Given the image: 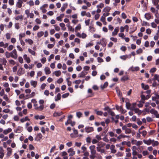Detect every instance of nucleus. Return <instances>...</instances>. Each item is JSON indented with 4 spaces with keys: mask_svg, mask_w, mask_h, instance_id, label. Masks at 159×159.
<instances>
[{
    "mask_svg": "<svg viewBox=\"0 0 159 159\" xmlns=\"http://www.w3.org/2000/svg\"><path fill=\"white\" fill-rule=\"evenodd\" d=\"M89 148L90 150L91 153L90 157H96V152L95 146L91 145L89 146Z\"/></svg>",
    "mask_w": 159,
    "mask_h": 159,
    "instance_id": "obj_1",
    "label": "nucleus"
},
{
    "mask_svg": "<svg viewBox=\"0 0 159 159\" xmlns=\"http://www.w3.org/2000/svg\"><path fill=\"white\" fill-rule=\"evenodd\" d=\"M48 4H45L40 7V9L41 10L42 13H45L46 12L47 10L46 9L48 8Z\"/></svg>",
    "mask_w": 159,
    "mask_h": 159,
    "instance_id": "obj_2",
    "label": "nucleus"
},
{
    "mask_svg": "<svg viewBox=\"0 0 159 159\" xmlns=\"http://www.w3.org/2000/svg\"><path fill=\"white\" fill-rule=\"evenodd\" d=\"M149 111L151 114H153L156 118H159V114L157 111L152 109H151Z\"/></svg>",
    "mask_w": 159,
    "mask_h": 159,
    "instance_id": "obj_3",
    "label": "nucleus"
},
{
    "mask_svg": "<svg viewBox=\"0 0 159 159\" xmlns=\"http://www.w3.org/2000/svg\"><path fill=\"white\" fill-rule=\"evenodd\" d=\"M11 57L16 59L18 57V55L17 53V51L16 49H14L11 52Z\"/></svg>",
    "mask_w": 159,
    "mask_h": 159,
    "instance_id": "obj_4",
    "label": "nucleus"
},
{
    "mask_svg": "<svg viewBox=\"0 0 159 159\" xmlns=\"http://www.w3.org/2000/svg\"><path fill=\"white\" fill-rule=\"evenodd\" d=\"M23 2L22 0H18L16 4V7L18 8H21Z\"/></svg>",
    "mask_w": 159,
    "mask_h": 159,
    "instance_id": "obj_5",
    "label": "nucleus"
},
{
    "mask_svg": "<svg viewBox=\"0 0 159 159\" xmlns=\"http://www.w3.org/2000/svg\"><path fill=\"white\" fill-rule=\"evenodd\" d=\"M85 131L87 133H89L93 131L94 129L93 127L86 126L85 128Z\"/></svg>",
    "mask_w": 159,
    "mask_h": 159,
    "instance_id": "obj_6",
    "label": "nucleus"
},
{
    "mask_svg": "<svg viewBox=\"0 0 159 159\" xmlns=\"http://www.w3.org/2000/svg\"><path fill=\"white\" fill-rule=\"evenodd\" d=\"M131 57V54H129L128 55H125L121 56L120 57V58L123 60H125L127 58H130Z\"/></svg>",
    "mask_w": 159,
    "mask_h": 159,
    "instance_id": "obj_7",
    "label": "nucleus"
},
{
    "mask_svg": "<svg viewBox=\"0 0 159 159\" xmlns=\"http://www.w3.org/2000/svg\"><path fill=\"white\" fill-rule=\"evenodd\" d=\"M125 138H129V136L125 135L123 134H121L118 135L117 137V139L120 141V140L122 139Z\"/></svg>",
    "mask_w": 159,
    "mask_h": 159,
    "instance_id": "obj_8",
    "label": "nucleus"
},
{
    "mask_svg": "<svg viewBox=\"0 0 159 159\" xmlns=\"http://www.w3.org/2000/svg\"><path fill=\"white\" fill-rule=\"evenodd\" d=\"M88 74V72L85 71V70L82 71L78 75V77L83 78Z\"/></svg>",
    "mask_w": 159,
    "mask_h": 159,
    "instance_id": "obj_9",
    "label": "nucleus"
},
{
    "mask_svg": "<svg viewBox=\"0 0 159 159\" xmlns=\"http://www.w3.org/2000/svg\"><path fill=\"white\" fill-rule=\"evenodd\" d=\"M23 57L27 63L29 64L31 60L30 58L27 55L24 54L23 56Z\"/></svg>",
    "mask_w": 159,
    "mask_h": 159,
    "instance_id": "obj_10",
    "label": "nucleus"
},
{
    "mask_svg": "<svg viewBox=\"0 0 159 159\" xmlns=\"http://www.w3.org/2000/svg\"><path fill=\"white\" fill-rule=\"evenodd\" d=\"M119 31V27H116L114 30V31L112 33V35L113 36H114L116 35Z\"/></svg>",
    "mask_w": 159,
    "mask_h": 159,
    "instance_id": "obj_11",
    "label": "nucleus"
},
{
    "mask_svg": "<svg viewBox=\"0 0 159 159\" xmlns=\"http://www.w3.org/2000/svg\"><path fill=\"white\" fill-rule=\"evenodd\" d=\"M132 143L135 144L137 146H139L143 144V142L141 141H137L136 140H134L132 141Z\"/></svg>",
    "mask_w": 159,
    "mask_h": 159,
    "instance_id": "obj_12",
    "label": "nucleus"
},
{
    "mask_svg": "<svg viewBox=\"0 0 159 159\" xmlns=\"http://www.w3.org/2000/svg\"><path fill=\"white\" fill-rule=\"evenodd\" d=\"M7 157H10L12 154V149L11 148L8 147L7 149Z\"/></svg>",
    "mask_w": 159,
    "mask_h": 159,
    "instance_id": "obj_13",
    "label": "nucleus"
},
{
    "mask_svg": "<svg viewBox=\"0 0 159 159\" xmlns=\"http://www.w3.org/2000/svg\"><path fill=\"white\" fill-rule=\"evenodd\" d=\"M25 71L24 69L22 67H20L18 70L17 73L19 75H20L24 73Z\"/></svg>",
    "mask_w": 159,
    "mask_h": 159,
    "instance_id": "obj_14",
    "label": "nucleus"
},
{
    "mask_svg": "<svg viewBox=\"0 0 159 159\" xmlns=\"http://www.w3.org/2000/svg\"><path fill=\"white\" fill-rule=\"evenodd\" d=\"M69 124H70L72 126H73L75 125V122L74 121H72L71 120H67V121L65 123V125H67Z\"/></svg>",
    "mask_w": 159,
    "mask_h": 159,
    "instance_id": "obj_15",
    "label": "nucleus"
},
{
    "mask_svg": "<svg viewBox=\"0 0 159 159\" xmlns=\"http://www.w3.org/2000/svg\"><path fill=\"white\" fill-rule=\"evenodd\" d=\"M67 152L69 153V156H72L74 155L75 153V152L74 151V149L72 148H70L69 149Z\"/></svg>",
    "mask_w": 159,
    "mask_h": 159,
    "instance_id": "obj_16",
    "label": "nucleus"
},
{
    "mask_svg": "<svg viewBox=\"0 0 159 159\" xmlns=\"http://www.w3.org/2000/svg\"><path fill=\"white\" fill-rule=\"evenodd\" d=\"M101 42V45L103 47H105L107 45V41L105 38H102L100 40Z\"/></svg>",
    "mask_w": 159,
    "mask_h": 159,
    "instance_id": "obj_17",
    "label": "nucleus"
},
{
    "mask_svg": "<svg viewBox=\"0 0 159 159\" xmlns=\"http://www.w3.org/2000/svg\"><path fill=\"white\" fill-rule=\"evenodd\" d=\"M129 70L132 71H137L139 70V67L138 66H132L129 69Z\"/></svg>",
    "mask_w": 159,
    "mask_h": 159,
    "instance_id": "obj_18",
    "label": "nucleus"
},
{
    "mask_svg": "<svg viewBox=\"0 0 159 159\" xmlns=\"http://www.w3.org/2000/svg\"><path fill=\"white\" fill-rule=\"evenodd\" d=\"M143 142L145 144H146L148 145H149L152 144V140L149 139L148 140H143Z\"/></svg>",
    "mask_w": 159,
    "mask_h": 159,
    "instance_id": "obj_19",
    "label": "nucleus"
},
{
    "mask_svg": "<svg viewBox=\"0 0 159 159\" xmlns=\"http://www.w3.org/2000/svg\"><path fill=\"white\" fill-rule=\"evenodd\" d=\"M31 85L34 88H35L37 84V82L36 81L31 80L30 81Z\"/></svg>",
    "mask_w": 159,
    "mask_h": 159,
    "instance_id": "obj_20",
    "label": "nucleus"
},
{
    "mask_svg": "<svg viewBox=\"0 0 159 159\" xmlns=\"http://www.w3.org/2000/svg\"><path fill=\"white\" fill-rule=\"evenodd\" d=\"M23 127L21 126H18L17 129L14 130V131L16 133H20L23 130Z\"/></svg>",
    "mask_w": 159,
    "mask_h": 159,
    "instance_id": "obj_21",
    "label": "nucleus"
},
{
    "mask_svg": "<svg viewBox=\"0 0 159 159\" xmlns=\"http://www.w3.org/2000/svg\"><path fill=\"white\" fill-rule=\"evenodd\" d=\"M34 118L35 119L38 120V119L42 120L45 118V116L43 115H37L34 116Z\"/></svg>",
    "mask_w": 159,
    "mask_h": 159,
    "instance_id": "obj_22",
    "label": "nucleus"
},
{
    "mask_svg": "<svg viewBox=\"0 0 159 159\" xmlns=\"http://www.w3.org/2000/svg\"><path fill=\"white\" fill-rule=\"evenodd\" d=\"M12 129L11 128H8L7 129L4 130L3 131V133L7 135L8 133L11 132L12 131Z\"/></svg>",
    "mask_w": 159,
    "mask_h": 159,
    "instance_id": "obj_23",
    "label": "nucleus"
},
{
    "mask_svg": "<svg viewBox=\"0 0 159 159\" xmlns=\"http://www.w3.org/2000/svg\"><path fill=\"white\" fill-rule=\"evenodd\" d=\"M68 6V4L67 3H65L63 4L62 6L61 7V11L62 12L64 11L65 9L67 8Z\"/></svg>",
    "mask_w": 159,
    "mask_h": 159,
    "instance_id": "obj_24",
    "label": "nucleus"
},
{
    "mask_svg": "<svg viewBox=\"0 0 159 159\" xmlns=\"http://www.w3.org/2000/svg\"><path fill=\"white\" fill-rule=\"evenodd\" d=\"M46 75H48L51 73L50 69L48 67H45L44 69Z\"/></svg>",
    "mask_w": 159,
    "mask_h": 159,
    "instance_id": "obj_25",
    "label": "nucleus"
},
{
    "mask_svg": "<svg viewBox=\"0 0 159 159\" xmlns=\"http://www.w3.org/2000/svg\"><path fill=\"white\" fill-rule=\"evenodd\" d=\"M152 80L154 81L157 80L158 82H159V75L155 74L154 75V77L152 78Z\"/></svg>",
    "mask_w": 159,
    "mask_h": 159,
    "instance_id": "obj_26",
    "label": "nucleus"
},
{
    "mask_svg": "<svg viewBox=\"0 0 159 159\" xmlns=\"http://www.w3.org/2000/svg\"><path fill=\"white\" fill-rule=\"evenodd\" d=\"M4 156V150L1 147L0 148V158L2 159Z\"/></svg>",
    "mask_w": 159,
    "mask_h": 159,
    "instance_id": "obj_27",
    "label": "nucleus"
},
{
    "mask_svg": "<svg viewBox=\"0 0 159 159\" xmlns=\"http://www.w3.org/2000/svg\"><path fill=\"white\" fill-rule=\"evenodd\" d=\"M43 136L40 133H39L37 134L36 139H37V141H39L42 138Z\"/></svg>",
    "mask_w": 159,
    "mask_h": 159,
    "instance_id": "obj_28",
    "label": "nucleus"
},
{
    "mask_svg": "<svg viewBox=\"0 0 159 159\" xmlns=\"http://www.w3.org/2000/svg\"><path fill=\"white\" fill-rule=\"evenodd\" d=\"M111 9V8L107 6L104 8L103 10V11L104 12H108L110 11Z\"/></svg>",
    "mask_w": 159,
    "mask_h": 159,
    "instance_id": "obj_29",
    "label": "nucleus"
},
{
    "mask_svg": "<svg viewBox=\"0 0 159 159\" xmlns=\"http://www.w3.org/2000/svg\"><path fill=\"white\" fill-rule=\"evenodd\" d=\"M44 34V33L43 31H39L37 33V36L38 38H40Z\"/></svg>",
    "mask_w": 159,
    "mask_h": 159,
    "instance_id": "obj_30",
    "label": "nucleus"
},
{
    "mask_svg": "<svg viewBox=\"0 0 159 159\" xmlns=\"http://www.w3.org/2000/svg\"><path fill=\"white\" fill-rule=\"evenodd\" d=\"M108 85V83L107 82H106L103 84H102L100 87L102 89H103L106 88Z\"/></svg>",
    "mask_w": 159,
    "mask_h": 159,
    "instance_id": "obj_31",
    "label": "nucleus"
},
{
    "mask_svg": "<svg viewBox=\"0 0 159 159\" xmlns=\"http://www.w3.org/2000/svg\"><path fill=\"white\" fill-rule=\"evenodd\" d=\"M61 99V95L60 93H58L57 96L55 97V100L56 101H57L58 100H59Z\"/></svg>",
    "mask_w": 159,
    "mask_h": 159,
    "instance_id": "obj_32",
    "label": "nucleus"
},
{
    "mask_svg": "<svg viewBox=\"0 0 159 159\" xmlns=\"http://www.w3.org/2000/svg\"><path fill=\"white\" fill-rule=\"evenodd\" d=\"M26 43H28L30 45H32L33 43V41L30 39H26L25 40Z\"/></svg>",
    "mask_w": 159,
    "mask_h": 159,
    "instance_id": "obj_33",
    "label": "nucleus"
},
{
    "mask_svg": "<svg viewBox=\"0 0 159 159\" xmlns=\"http://www.w3.org/2000/svg\"><path fill=\"white\" fill-rule=\"evenodd\" d=\"M53 74H54L56 76L58 77L60 76L61 74V72L60 70H57L54 71Z\"/></svg>",
    "mask_w": 159,
    "mask_h": 159,
    "instance_id": "obj_34",
    "label": "nucleus"
},
{
    "mask_svg": "<svg viewBox=\"0 0 159 159\" xmlns=\"http://www.w3.org/2000/svg\"><path fill=\"white\" fill-rule=\"evenodd\" d=\"M81 25L79 24L75 28V31L76 32L77 31L80 30L81 29Z\"/></svg>",
    "mask_w": 159,
    "mask_h": 159,
    "instance_id": "obj_35",
    "label": "nucleus"
},
{
    "mask_svg": "<svg viewBox=\"0 0 159 159\" xmlns=\"http://www.w3.org/2000/svg\"><path fill=\"white\" fill-rule=\"evenodd\" d=\"M60 26L61 27V29L63 30H66V28L65 27V25L63 23H61L59 24Z\"/></svg>",
    "mask_w": 159,
    "mask_h": 159,
    "instance_id": "obj_36",
    "label": "nucleus"
},
{
    "mask_svg": "<svg viewBox=\"0 0 159 159\" xmlns=\"http://www.w3.org/2000/svg\"><path fill=\"white\" fill-rule=\"evenodd\" d=\"M141 86L143 89L144 90L148 89H149V86L148 85H145L143 83L141 84Z\"/></svg>",
    "mask_w": 159,
    "mask_h": 159,
    "instance_id": "obj_37",
    "label": "nucleus"
},
{
    "mask_svg": "<svg viewBox=\"0 0 159 159\" xmlns=\"http://www.w3.org/2000/svg\"><path fill=\"white\" fill-rule=\"evenodd\" d=\"M145 17L146 19L148 20L151 18V15L148 13H147L145 14Z\"/></svg>",
    "mask_w": 159,
    "mask_h": 159,
    "instance_id": "obj_38",
    "label": "nucleus"
},
{
    "mask_svg": "<svg viewBox=\"0 0 159 159\" xmlns=\"http://www.w3.org/2000/svg\"><path fill=\"white\" fill-rule=\"evenodd\" d=\"M44 105H40L38 107H37V110L38 111H42L44 108Z\"/></svg>",
    "mask_w": 159,
    "mask_h": 159,
    "instance_id": "obj_39",
    "label": "nucleus"
},
{
    "mask_svg": "<svg viewBox=\"0 0 159 159\" xmlns=\"http://www.w3.org/2000/svg\"><path fill=\"white\" fill-rule=\"evenodd\" d=\"M28 52L30 53L32 55L34 56H35V52L33 50L31 49L30 48H29L28 49Z\"/></svg>",
    "mask_w": 159,
    "mask_h": 159,
    "instance_id": "obj_40",
    "label": "nucleus"
},
{
    "mask_svg": "<svg viewBox=\"0 0 159 159\" xmlns=\"http://www.w3.org/2000/svg\"><path fill=\"white\" fill-rule=\"evenodd\" d=\"M126 108L127 109H130V110H132L133 109V108L131 107V105L129 103H126Z\"/></svg>",
    "mask_w": 159,
    "mask_h": 159,
    "instance_id": "obj_41",
    "label": "nucleus"
},
{
    "mask_svg": "<svg viewBox=\"0 0 159 159\" xmlns=\"http://www.w3.org/2000/svg\"><path fill=\"white\" fill-rule=\"evenodd\" d=\"M23 18V16L22 15L18 16L15 18V19L16 20H22Z\"/></svg>",
    "mask_w": 159,
    "mask_h": 159,
    "instance_id": "obj_42",
    "label": "nucleus"
},
{
    "mask_svg": "<svg viewBox=\"0 0 159 159\" xmlns=\"http://www.w3.org/2000/svg\"><path fill=\"white\" fill-rule=\"evenodd\" d=\"M158 143L157 141H154V140H152V144L153 146H156L158 145Z\"/></svg>",
    "mask_w": 159,
    "mask_h": 159,
    "instance_id": "obj_43",
    "label": "nucleus"
},
{
    "mask_svg": "<svg viewBox=\"0 0 159 159\" xmlns=\"http://www.w3.org/2000/svg\"><path fill=\"white\" fill-rule=\"evenodd\" d=\"M104 7V4L101 3L97 6V7L98 8H102Z\"/></svg>",
    "mask_w": 159,
    "mask_h": 159,
    "instance_id": "obj_44",
    "label": "nucleus"
},
{
    "mask_svg": "<svg viewBox=\"0 0 159 159\" xmlns=\"http://www.w3.org/2000/svg\"><path fill=\"white\" fill-rule=\"evenodd\" d=\"M134 112L136 113H138L139 115L140 114L141 111L138 108H135L134 110Z\"/></svg>",
    "mask_w": 159,
    "mask_h": 159,
    "instance_id": "obj_45",
    "label": "nucleus"
},
{
    "mask_svg": "<svg viewBox=\"0 0 159 159\" xmlns=\"http://www.w3.org/2000/svg\"><path fill=\"white\" fill-rule=\"evenodd\" d=\"M62 114V112H55L53 114V116L54 117H56L57 116H59L61 115Z\"/></svg>",
    "mask_w": 159,
    "mask_h": 159,
    "instance_id": "obj_46",
    "label": "nucleus"
},
{
    "mask_svg": "<svg viewBox=\"0 0 159 159\" xmlns=\"http://www.w3.org/2000/svg\"><path fill=\"white\" fill-rule=\"evenodd\" d=\"M129 78L127 76H124L121 78V80L122 81H124L127 80Z\"/></svg>",
    "mask_w": 159,
    "mask_h": 159,
    "instance_id": "obj_47",
    "label": "nucleus"
},
{
    "mask_svg": "<svg viewBox=\"0 0 159 159\" xmlns=\"http://www.w3.org/2000/svg\"><path fill=\"white\" fill-rule=\"evenodd\" d=\"M25 36V34L24 33H21L19 34V40L22 39V38L24 37Z\"/></svg>",
    "mask_w": 159,
    "mask_h": 159,
    "instance_id": "obj_48",
    "label": "nucleus"
},
{
    "mask_svg": "<svg viewBox=\"0 0 159 159\" xmlns=\"http://www.w3.org/2000/svg\"><path fill=\"white\" fill-rule=\"evenodd\" d=\"M35 93L34 92H32L29 95V97H28V98H25V99H28L29 98H32L35 95Z\"/></svg>",
    "mask_w": 159,
    "mask_h": 159,
    "instance_id": "obj_49",
    "label": "nucleus"
},
{
    "mask_svg": "<svg viewBox=\"0 0 159 159\" xmlns=\"http://www.w3.org/2000/svg\"><path fill=\"white\" fill-rule=\"evenodd\" d=\"M18 60L19 62L21 64L23 63L24 62L23 59L22 57H19L18 58Z\"/></svg>",
    "mask_w": 159,
    "mask_h": 159,
    "instance_id": "obj_50",
    "label": "nucleus"
},
{
    "mask_svg": "<svg viewBox=\"0 0 159 159\" xmlns=\"http://www.w3.org/2000/svg\"><path fill=\"white\" fill-rule=\"evenodd\" d=\"M76 115L77 116L78 118H80L82 116V113L80 112H76Z\"/></svg>",
    "mask_w": 159,
    "mask_h": 159,
    "instance_id": "obj_51",
    "label": "nucleus"
},
{
    "mask_svg": "<svg viewBox=\"0 0 159 159\" xmlns=\"http://www.w3.org/2000/svg\"><path fill=\"white\" fill-rule=\"evenodd\" d=\"M1 61L2 64L4 65H6L7 61L5 58H3L2 59Z\"/></svg>",
    "mask_w": 159,
    "mask_h": 159,
    "instance_id": "obj_52",
    "label": "nucleus"
},
{
    "mask_svg": "<svg viewBox=\"0 0 159 159\" xmlns=\"http://www.w3.org/2000/svg\"><path fill=\"white\" fill-rule=\"evenodd\" d=\"M87 37V35L86 34L84 33H82L81 34V37L83 39H84L86 38V37Z\"/></svg>",
    "mask_w": 159,
    "mask_h": 159,
    "instance_id": "obj_53",
    "label": "nucleus"
},
{
    "mask_svg": "<svg viewBox=\"0 0 159 159\" xmlns=\"http://www.w3.org/2000/svg\"><path fill=\"white\" fill-rule=\"evenodd\" d=\"M118 36L122 39H123L125 36L124 34L123 33H119L118 34Z\"/></svg>",
    "mask_w": 159,
    "mask_h": 159,
    "instance_id": "obj_54",
    "label": "nucleus"
},
{
    "mask_svg": "<svg viewBox=\"0 0 159 159\" xmlns=\"http://www.w3.org/2000/svg\"><path fill=\"white\" fill-rule=\"evenodd\" d=\"M159 2V0H152V3L155 5H157Z\"/></svg>",
    "mask_w": 159,
    "mask_h": 159,
    "instance_id": "obj_55",
    "label": "nucleus"
},
{
    "mask_svg": "<svg viewBox=\"0 0 159 159\" xmlns=\"http://www.w3.org/2000/svg\"><path fill=\"white\" fill-rule=\"evenodd\" d=\"M5 56L7 58H9L10 57H11V52L9 53L7 52H5Z\"/></svg>",
    "mask_w": 159,
    "mask_h": 159,
    "instance_id": "obj_56",
    "label": "nucleus"
},
{
    "mask_svg": "<svg viewBox=\"0 0 159 159\" xmlns=\"http://www.w3.org/2000/svg\"><path fill=\"white\" fill-rule=\"evenodd\" d=\"M81 82V80H75V81L73 82V83H75L77 85H78L80 84Z\"/></svg>",
    "mask_w": 159,
    "mask_h": 159,
    "instance_id": "obj_57",
    "label": "nucleus"
},
{
    "mask_svg": "<svg viewBox=\"0 0 159 159\" xmlns=\"http://www.w3.org/2000/svg\"><path fill=\"white\" fill-rule=\"evenodd\" d=\"M54 57V55L53 54H51L49 57V58L48 59V61H50L51 59H53Z\"/></svg>",
    "mask_w": 159,
    "mask_h": 159,
    "instance_id": "obj_58",
    "label": "nucleus"
},
{
    "mask_svg": "<svg viewBox=\"0 0 159 159\" xmlns=\"http://www.w3.org/2000/svg\"><path fill=\"white\" fill-rule=\"evenodd\" d=\"M120 13V12L119 11H116L112 14L113 16H114L116 15H119Z\"/></svg>",
    "mask_w": 159,
    "mask_h": 159,
    "instance_id": "obj_59",
    "label": "nucleus"
},
{
    "mask_svg": "<svg viewBox=\"0 0 159 159\" xmlns=\"http://www.w3.org/2000/svg\"><path fill=\"white\" fill-rule=\"evenodd\" d=\"M95 111L96 112L97 115H98L101 116L103 114L102 112L101 111H98L96 110Z\"/></svg>",
    "mask_w": 159,
    "mask_h": 159,
    "instance_id": "obj_60",
    "label": "nucleus"
},
{
    "mask_svg": "<svg viewBox=\"0 0 159 159\" xmlns=\"http://www.w3.org/2000/svg\"><path fill=\"white\" fill-rule=\"evenodd\" d=\"M27 3L30 6H33L34 5V2L32 0H30L29 2H27Z\"/></svg>",
    "mask_w": 159,
    "mask_h": 159,
    "instance_id": "obj_61",
    "label": "nucleus"
},
{
    "mask_svg": "<svg viewBox=\"0 0 159 159\" xmlns=\"http://www.w3.org/2000/svg\"><path fill=\"white\" fill-rule=\"evenodd\" d=\"M46 61H47L46 58L45 57H43L40 60V61H41V62L43 64H44L46 62Z\"/></svg>",
    "mask_w": 159,
    "mask_h": 159,
    "instance_id": "obj_62",
    "label": "nucleus"
},
{
    "mask_svg": "<svg viewBox=\"0 0 159 159\" xmlns=\"http://www.w3.org/2000/svg\"><path fill=\"white\" fill-rule=\"evenodd\" d=\"M9 138L10 139H14V134L13 133H11L9 135Z\"/></svg>",
    "mask_w": 159,
    "mask_h": 159,
    "instance_id": "obj_63",
    "label": "nucleus"
},
{
    "mask_svg": "<svg viewBox=\"0 0 159 159\" xmlns=\"http://www.w3.org/2000/svg\"><path fill=\"white\" fill-rule=\"evenodd\" d=\"M19 118L17 115L13 117V119L15 121H18L19 120Z\"/></svg>",
    "mask_w": 159,
    "mask_h": 159,
    "instance_id": "obj_64",
    "label": "nucleus"
}]
</instances>
